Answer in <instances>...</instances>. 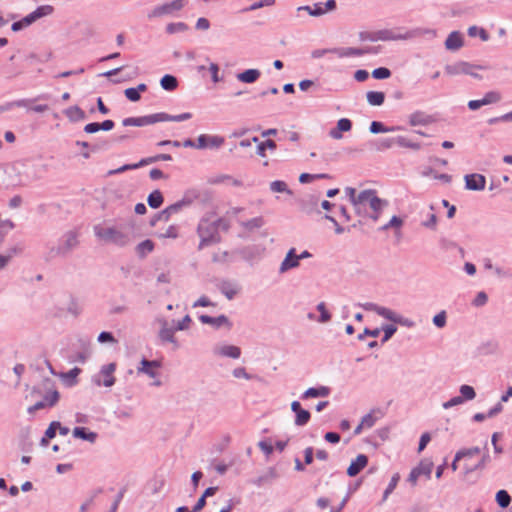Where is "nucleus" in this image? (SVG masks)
I'll return each mask as SVG.
<instances>
[{
    "label": "nucleus",
    "instance_id": "c85d7f7f",
    "mask_svg": "<svg viewBox=\"0 0 512 512\" xmlns=\"http://www.w3.org/2000/svg\"><path fill=\"white\" fill-rule=\"evenodd\" d=\"M334 51L339 57L361 56L367 52L357 48L335 49Z\"/></svg>",
    "mask_w": 512,
    "mask_h": 512
},
{
    "label": "nucleus",
    "instance_id": "bb28decb",
    "mask_svg": "<svg viewBox=\"0 0 512 512\" xmlns=\"http://www.w3.org/2000/svg\"><path fill=\"white\" fill-rule=\"evenodd\" d=\"M148 204L151 208H159L163 203V196L159 190H155L148 196Z\"/></svg>",
    "mask_w": 512,
    "mask_h": 512
},
{
    "label": "nucleus",
    "instance_id": "393cba45",
    "mask_svg": "<svg viewBox=\"0 0 512 512\" xmlns=\"http://www.w3.org/2000/svg\"><path fill=\"white\" fill-rule=\"evenodd\" d=\"M160 84L164 90L173 91L177 88L178 82L174 76L167 74L161 78Z\"/></svg>",
    "mask_w": 512,
    "mask_h": 512
},
{
    "label": "nucleus",
    "instance_id": "f3484780",
    "mask_svg": "<svg viewBox=\"0 0 512 512\" xmlns=\"http://www.w3.org/2000/svg\"><path fill=\"white\" fill-rule=\"evenodd\" d=\"M199 320L203 323V324H209V325H212V326H215V327H220L222 325H228V327H231V324L228 320V318L224 315H221L219 317H211V316H208V315H201L199 317Z\"/></svg>",
    "mask_w": 512,
    "mask_h": 512
},
{
    "label": "nucleus",
    "instance_id": "f704fd0d",
    "mask_svg": "<svg viewBox=\"0 0 512 512\" xmlns=\"http://www.w3.org/2000/svg\"><path fill=\"white\" fill-rule=\"evenodd\" d=\"M214 183H225V184L232 185V186H241L242 185V182L240 180L235 179L230 175L218 176L214 180Z\"/></svg>",
    "mask_w": 512,
    "mask_h": 512
},
{
    "label": "nucleus",
    "instance_id": "9b49d317",
    "mask_svg": "<svg viewBox=\"0 0 512 512\" xmlns=\"http://www.w3.org/2000/svg\"><path fill=\"white\" fill-rule=\"evenodd\" d=\"M299 265L298 257L295 248H291L285 259L282 261L280 271L285 272L289 269L295 268Z\"/></svg>",
    "mask_w": 512,
    "mask_h": 512
},
{
    "label": "nucleus",
    "instance_id": "20e7f679",
    "mask_svg": "<svg viewBox=\"0 0 512 512\" xmlns=\"http://www.w3.org/2000/svg\"><path fill=\"white\" fill-rule=\"evenodd\" d=\"M225 140L223 137L218 135L201 134L197 138L196 148H219L224 144Z\"/></svg>",
    "mask_w": 512,
    "mask_h": 512
},
{
    "label": "nucleus",
    "instance_id": "0eeeda50",
    "mask_svg": "<svg viewBox=\"0 0 512 512\" xmlns=\"http://www.w3.org/2000/svg\"><path fill=\"white\" fill-rule=\"evenodd\" d=\"M383 413L380 410H372L370 413L365 415L359 425L356 427L354 433L360 434L362 430L369 429L374 426V424L382 418Z\"/></svg>",
    "mask_w": 512,
    "mask_h": 512
},
{
    "label": "nucleus",
    "instance_id": "09e8293b",
    "mask_svg": "<svg viewBox=\"0 0 512 512\" xmlns=\"http://www.w3.org/2000/svg\"><path fill=\"white\" fill-rule=\"evenodd\" d=\"M400 479V476L398 474H395L393 475V477L391 478V481L388 485V487L386 488L385 492H384V500L388 497V495L390 493H392V491L395 489V487L397 486L398 484V481Z\"/></svg>",
    "mask_w": 512,
    "mask_h": 512
},
{
    "label": "nucleus",
    "instance_id": "4d7b16f0",
    "mask_svg": "<svg viewBox=\"0 0 512 512\" xmlns=\"http://www.w3.org/2000/svg\"><path fill=\"white\" fill-rule=\"evenodd\" d=\"M98 341L101 343L110 342L116 343V339L110 332H101L98 336Z\"/></svg>",
    "mask_w": 512,
    "mask_h": 512
},
{
    "label": "nucleus",
    "instance_id": "8fccbe9b",
    "mask_svg": "<svg viewBox=\"0 0 512 512\" xmlns=\"http://www.w3.org/2000/svg\"><path fill=\"white\" fill-rule=\"evenodd\" d=\"M270 188L273 192L281 193L287 191V184L283 181L277 180L271 183Z\"/></svg>",
    "mask_w": 512,
    "mask_h": 512
},
{
    "label": "nucleus",
    "instance_id": "ea45409f",
    "mask_svg": "<svg viewBox=\"0 0 512 512\" xmlns=\"http://www.w3.org/2000/svg\"><path fill=\"white\" fill-rule=\"evenodd\" d=\"M390 75H391L390 70L385 67L377 68V69L373 70V72H372V76L375 79H387L390 77Z\"/></svg>",
    "mask_w": 512,
    "mask_h": 512
},
{
    "label": "nucleus",
    "instance_id": "4468645a",
    "mask_svg": "<svg viewBox=\"0 0 512 512\" xmlns=\"http://www.w3.org/2000/svg\"><path fill=\"white\" fill-rule=\"evenodd\" d=\"M140 364L141 366L138 368V372L147 374L152 378L156 376V370L160 367L158 361H148L146 359H143Z\"/></svg>",
    "mask_w": 512,
    "mask_h": 512
},
{
    "label": "nucleus",
    "instance_id": "6e6d98bb",
    "mask_svg": "<svg viewBox=\"0 0 512 512\" xmlns=\"http://www.w3.org/2000/svg\"><path fill=\"white\" fill-rule=\"evenodd\" d=\"M465 400L463 399V397L461 396H455L453 398H451L449 401L445 402L443 404V407L445 409H448V408H451L453 406H456V405H460L464 402Z\"/></svg>",
    "mask_w": 512,
    "mask_h": 512
},
{
    "label": "nucleus",
    "instance_id": "423d86ee",
    "mask_svg": "<svg viewBox=\"0 0 512 512\" xmlns=\"http://www.w3.org/2000/svg\"><path fill=\"white\" fill-rule=\"evenodd\" d=\"M336 8L335 0H328L326 3H316L313 6H304L299 9L306 10L311 16H321Z\"/></svg>",
    "mask_w": 512,
    "mask_h": 512
},
{
    "label": "nucleus",
    "instance_id": "1a4fd4ad",
    "mask_svg": "<svg viewBox=\"0 0 512 512\" xmlns=\"http://www.w3.org/2000/svg\"><path fill=\"white\" fill-rule=\"evenodd\" d=\"M291 409L296 413L295 424L297 426H303L308 423L310 420V413L309 411L302 409L298 401H293L291 403Z\"/></svg>",
    "mask_w": 512,
    "mask_h": 512
},
{
    "label": "nucleus",
    "instance_id": "5fc2aeb1",
    "mask_svg": "<svg viewBox=\"0 0 512 512\" xmlns=\"http://www.w3.org/2000/svg\"><path fill=\"white\" fill-rule=\"evenodd\" d=\"M433 323L437 326V327H444L445 323H446V314L444 311L438 313L437 315L434 316L433 318Z\"/></svg>",
    "mask_w": 512,
    "mask_h": 512
},
{
    "label": "nucleus",
    "instance_id": "aec40b11",
    "mask_svg": "<svg viewBox=\"0 0 512 512\" xmlns=\"http://www.w3.org/2000/svg\"><path fill=\"white\" fill-rule=\"evenodd\" d=\"M261 73L258 69H248L237 75V79L243 83H254L258 80Z\"/></svg>",
    "mask_w": 512,
    "mask_h": 512
},
{
    "label": "nucleus",
    "instance_id": "c756f323",
    "mask_svg": "<svg viewBox=\"0 0 512 512\" xmlns=\"http://www.w3.org/2000/svg\"><path fill=\"white\" fill-rule=\"evenodd\" d=\"M124 126H145L149 125V121H147V117H130L125 118L122 122Z\"/></svg>",
    "mask_w": 512,
    "mask_h": 512
},
{
    "label": "nucleus",
    "instance_id": "4c0bfd02",
    "mask_svg": "<svg viewBox=\"0 0 512 512\" xmlns=\"http://www.w3.org/2000/svg\"><path fill=\"white\" fill-rule=\"evenodd\" d=\"M179 209H180V205L179 204L171 205V206L167 207L165 210H163L159 214L158 218L167 221L169 219L170 215L172 213H176Z\"/></svg>",
    "mask_w": 512,
    "mask_h": 512
},
{
    "label": "nucleus",
    "instance_id": "052dcab7",
    "mask_svg": "<svg viewBox=\"0 0 512 512\" xmlns=\"http://www.w3.org/2000/svg\"><path fill=\"white\" fill-rule=\"evenodd\" d=\"M397 328L394 325H387L383 328L384 338L383 341H388L393 334L396 332Z\"/></svg>",
    "mask_w": 512,
    "mask_h": 512
},
{
    "label": "nucleus",
    "instance_id": "0e129e2a",
    "mask_svg": "<svg viewBox=\"0 0 512 512\" xmlns=\"http://www.w3.org/2000/svg\"><path fill=\"white\" fill-rule=\"evenodd\" d=\"M100 130V123H96V122H93V123H88L87 125H85L84 127V131L86 133H89V134H92V133H96Z\"/></svg>",
    "mask_w": 512,
    "mask_h": 512
},
{
    "label": "nucleus",
    "instance_id": "a18cd8bd",
    "mask_svg": "<svg viewBox=\"0 0 512 512\" xmlns=\"http://www.w3.org/2000/svg\"><path fill=\"white\" fill-rule=\"evenodd\" d=\"M503 409L501 401L495 404L486 414L482 413V421L485 418H492L496 416L498 413H500Z\"/></svg>",
    "mask_w": 512,
    "mask_h": 512
},
{
    "label": "nucleus",
    "instance_id": "e2e57ef3",
    "mask_svg": "<svg viewBox=\"0 0 512 512\" xmlns=\"http://www.w3.org/2000/svg\"><path fill=\"white\" fill-rule=\"evenodd\" d=\"M500 436H501V435H500L498 432H495V433H493V435H492V439H491V441H492V445H493V447H494V451H495V453H497V454H499V453H502V452H503V448H502L500 445H498V443H497V441H498V439H499V437H500Z\"/></svg>",
    "mask_w": 512,
    "mask_h": 512
},
{
    "label": "nucleus",
    "instance_id": "338daca9",
    "mask_svg": "<svg viewBox=\"0 0 512 512\" xmlns=\"http://www.w3.org/2000/svg\"><path fill=\"white\" fill-rule=\"evenodd\" d=\"M208 307V306H214V304L205 296L200 297L194 304L193 307Z\"/></svg>",
    "mask_w": 512,
    "mask_h": 512
},
{
    "label": "nucleus",
    "instance_id": "7ed1b4c3",
    "mask_svg": "<svg viewBox=\"0 0 512 512\" xmlns=\"http://www.w3.org/2000/svg\"><path fill=\"white\" fill-rule=\"evenodd\" d=\"M220 221L202 220L198 225V235L200 237L199 249L220 242L218 232Z\"/></svg>",
    "mask_w": 512,
    "mask_h": 512
},
{
    "label": "nucleus",
    "instance_id": "de8ad7c7",
    "mask_svg": "<svg viewBox=\"0 0 512 512\" xmlns=\"http://www.w3.org/2000/svg\"><path fill=\"white\" fill-rule=\"evenodd\" d=\"M34 12L35 16L39 19L41 17L50 15L53 12V7L50 5H43L38 7Z\"/></svg>",
    "mask_w": 512,
    "mask_h": 512
},
{
    "label": "nucleus",
    "instance_id": "39448f33",
    "mask_svg": "<svg viewBox=\"0 0 512 512\" xmlns=\"http://www.w3.org/2000/svg\"><path fill=\"white\" fill-rule=\"evenodd\" d=\"M187 0H173L170 3H165L161 6L156 7L153 11L151 16L157 17L162 16L165 14H170L174 11H178L184 7Z\"/></svg>",
    "mask_w": 512,
    "mask_h": 512
},
{
    "label": "nucleus",
    "instance_id": "e433bc0d",
    "mask_svg": "<svg viewBox=\"0 0 512 512\" xmlns=\"http://www.w3.org/2000/svg\"><path fill=\"white\" fill-rule=\"evenodd\" d=\"M276 148V144L273 140H266L265 142H261L258 145V154L262 157L265 156V150H274Z\"/></svg>",
    "mask_w": 512,
    "mask_h": 512
},
{
    "label": "nucleus",
    "instance_id": "3c124183",
    "mask_svg": "<svg viewBox=\"0 0 512 512\" xmlns=\"http://www.w3.org/2000/svg\"><path fill=\"white\" fill-rule=\"evenodd\" d=\"M137 168H139V165H136V163L135 164H126V165H123L115 170L109 171L108 175L119 174V173H122V172H125L128 170H133V169H137Z\"/></svg>",
    "mask_w": 512,
    "mask_h": 512
},
{
    "label": "nucleus",
    "instance_id": "6e6552de",
    "mask_svg": "<svg viewBox=\"0 0 512 512\" xmlns=\"http://www.w3.org/2000/svg\"><path fill=\"white\" fill-rule=\"evenodd\" d=\"M352 129V122L348 118H341L338 120L335 128H332L329 131V136L332 139L340 140L342 139L343 132H349Z\"/></svg>",
    "mask_w": 512,
    "mask_h": 512
},
{
    "label": "nucleus",
    "instance_id": "a878e982",
    "mask_svg": "<svg viewBox=\"0 0 512 512\" xmlns=\"http://www.w3.org/2000/svg\"><path fill=\"white\" fill-rule=\"evenodd\" d=\"M65 114L68 118L74 121L83 120L86 117L85 112L78 106L69 107L65 111Z\"/></svg>",
    "mask_w": 512,
    "mask_h": 512
},
{
    "label": "nucleus",
    "instance_id": "f03ea898",
    "mask_svg": "<svg viewBox=\"0 0 512 512\" xmlns=\"http://www.w3.org/2000/svg\"><path fill=\"white\" fill-rule=\"evenodd\" d=\"M94 233L101 241L117 246H125L130 241L128 233L116 226L97 225L94 227Z\"/></svg>",
    "mask_w": 512,
    "mask_h": 512
},
{
    "label": "nucleus",
    "instance_id": "37998d69",
    "mask_svg": "<svg viewBox=\"0 0 512 512\" xmlns=\"http://www.w3.org/2000/svg\"><path fill=\"white\" fill-rule=\"evenodd\" d=\"M319 178H328V175L326 174H308V173H303L300 175L299 177V181L301 183H308L314 179H319Z\"/></svg>",
    "mask_w": 512,
    "mask_h": 512
},
{
    "label": "nucleus",
    "instance_id": "603ef678",
    "mask_svg": "<svg viewBox=\"0 0 512 512\" xmlns=\"http://www.w3.org/2000/svg\"><path fill=\"white\" fill-rule=\"evenodd\" d=\"M318 311L321 313V322H327L330 320L331 316L326 310L325 304L323 302L319 303L317 306Z\"/></svg>",
    "mask_w": 512,
    "mask_h": 512
},
{
    "label": "nucleus",
    "instance_id": "9d476101",
    "mask_svg": "<svg viewBox=\"0 0 512 512\" xmlns=\"http://www.w3.org/2000/svg\"><path fill=\"white\" fill-rule=\"evenodd\" d=\"M368 464V458L364 454L358 455L355 460L351 462L347 469V474L350 477L356 476L361 470H363Z\"/></svg>",
    "mask_w": 512,
    "mask_h": 512
},
{
    "label": "nucleus",
    "instance_id": "7c9ffc66",
    "mask_svg": "<svg viewBox=\"0 0 512 512\" xmlns=\"http://www.w3.org/2000/svg\"><path fill=\"white\" fill-rule=\"evenodd\" d=\"M368 205L370 208L376 213L372 216L373 220L376 221L378 219V212L383 208L384 202L375 195L373 198H371V201H369Z\"/></svg>",
    "mask_w": 512,
    "mask_h": 512
},
{
    "label": "nucleus",
    "instance_id": "774afa93",
    "mask_svg": "<svg viewBox=\"0 0 512 512\" xmlns=\"http://www.w3.org/2000/svg\"><path fill=\"white\" fill-rule=\"evenodd\" d=\"M325 440L330 443H338L340 441V435L335 432H327L324 436Z\"/></svg>",
    "mask_w": 512,
    "mask_h": 512
},
{
    "label": "nucleus",
    "instance_id": "72a5a7b5",
    "mask_svg": "<svg viewBox=\"0 0 512 512\" xmlns=\"http://www.w3.org/2000/svg\"><path fill=\"white\" fill-rule=\"evenodd\" d=\"M417 470L421 473V475H425L426 477H430L433 469V463L430 460H423L416 467Z\"/></svg>",
    "mask_w": 512,
    "mask_h": 512
},
{
    "label": "nucleus",
    "instance_id": "f257e3e1",
    "mask_svg": "<svg viewBox=\"0 0 512 512\" xmlns=\"http://www.w3.org/2000/svg\"><path fill=\"white\" fill-rule=\"evenodd\" d=\"M480 466V452L477 447L459 451L452 463L453 470H460L466 480Z\"/></svg>",
    "mask_w": 512,
    "mask_h": 512
},
{
    "label": "nucleus",
    "instance_id": "58836bf2",
    "mask_svg": "<svg viewBox=\"0 0 512 512\" xmlns=\"http://www.w3.org/2000/svg\"><path fill=\"white\" fill-rule=\"evenodd\" d=\"M149 124H153L156 122L170 121V115L166 113H157L153 115L146 116Z\"/></svg>",
    "mask_w": 512,
    "mask_h": 512
},
{
    "label": "nucleus",
    "instance_id": "79ce46f5",
    "mask_svg": "<svg viewBox=\"0 0 512 512\" xmlns=\"http://www.w3.org/2000/svg\"><path fill=\"white\" fill-rule=\"evenodd\" d=\"M498 348V343L495 340H490L487 343H482V354H492Z\"/></svg>",
    "mask_w": 512,
    "mask_h": 512
},
{
    "label": "nucleus",
    "instance_id": "680f3d73",
    "mask_svg": "<svg viewBox=\"0 0 512 512\" xmlns=\"http://www.w3.org/2000/svg\"><path fill=\"white\" fill-rule=\"evenodd\" d=\"M396 142H397V144H399V145H401V146L409 147V148H412V149H415V150L420 148L419 144H417V143H412V142H408V141H406V139H405V138H403V137H399V138H397V139H396Z\"/></svg>",
    "mask_w": 512,
    "mask_h": 512
},
{
    "label": "nucleus",
    "instance_id": "69168bd1",
    "mask_svg": "<svg viewBox=\"0 0 512 512\" xmlns=\"http://www.w3.org/2000/svg\"><path fill=\"white\" fill-rule=\"evenodd\" d=\"M345 193L348 195L352 205L355 206V203L357 201V195H358L356 192V189L352 188V187H347L345 189Z\"/></svg>",
    "mask_w": 512,
    "mask_h": 512
},
{
    "label": "nucleus",
    "instance_id": "6ab92c4d",
    "mask_svg": "<svg viewBox=\"0 0 512 512\" xmlns=\"http://www.w3.org/2000/svg\"><path fill=\"white\" fill-rule=\"evenodd\" d=\"M495 501L500 508L507 509L512 503V497L507 490L500 489L495 495Z\"/></svg>",
    "mask_w": 512,
    "mask_h": 512
},
{
    "label": "nucleus",
    "instance_id": "b1692460",
    "mask_svg": "<svg viewBox=\"0 0 512 512\" xmlns=\"http://www.w3.org/2000/svg\"><path fill=\"white\" fill-rule=\"evenodd\" d=\"M385 95L383 92L370 91L367 93V101L370 105L380 106L384 103Z\"/></svg>",
    "mask_w": 512,
    "mask_h": 512
},
{
    "label": "nucleus",
    "instance_id": "864d4df0",
    "mask_svg": "<svg viewBox=\"0 0 512 512\" xmlns=\"http://www.w3.org/2000/svg\"><path fill=\"white\" fill-rule=\"evenodd\" d=\"M376 311L379 315L385 317L386 319L397 321L395 318V313L387 308H377Z\"/></svg>",
    "mask_w": 512,
    "mask_h": 512
},
{
    "label": "nucleus",
    "instance_id": "dca6fc26",
    "mask_svg": "<svg viewBox=\"0 0 512 512\" xmlns=\"http://www.w3.org/2000/svg\"><path fill=\"white\" fill-rule=\"evenodd\" d=\"M116 369V365L114 363L107 364L102 367L101 375L103 376V385L106 387H110L115 382V377L113 373Z\"/></svg>",
    "mask_w": 512,
    "mask_h": 512
},
{
    "label": "nucleus",
    "instance_id": "cd10ccee",
    "mask_svg": "<svg viewBox=\"0 0 512 512\" xmlns=\"http://www.w3.org/2000/svg\"><path fill=\"white\" fill-rule=\"evenodd\" d=\"M501 98V94L498 91H489L482 96V106L497 103Z\"/></svg>",
    "mask_w": 512,
    "mask_h": 512
},
{
    "label": "nucleus",
    "instance_id": "c9c22d12",
    "mask_svg": "<svg viewBox=\"0 0 512 512\" xmlns=\"http://www.w3.org/2000/svg\"><path fill=\"white\" fill-rule=\"evenodd\" d=\"M460 393V396L463 397L464 400H472L476 396L474 388L469 385H462L460 387Z\"/></svg>",
    "mask_w": 512,
    "mask_h": 512
},
{
    "label": "nucleus",
    "instance_id": "49530a36",
    "mask_svg": "<svg viewBox=\"0 0 512 512\" xmlns=\"http://www.w3.org/2000/svg\"><path fill=\"white\" fill-rule=\"evenodd\" d=\"M58 400L59 393L56 390L51 391L44 397V402L47 403V405L50 407L54 406L58 402Z\"/></svg>",
    "mask_w": 512,
    "mask_h": 512
},
{
    "label": "nucleus",
    "instance_id": "c03bdc74",
    "mask_svg": "<svg viewBox=\"0 0 512 512\" xmlns=\"http://www.w3.org/2000/svg\"><path fill=\"white\" fill-rule=\"evenodd\" d=\"M402 224H403V221L401 218H399L398 216H393L391 218V220L387 224H385L381 229L382 230H388L389 228L400 229Z\"/></svg>",
    "mask_w": 512,
    "mask_h": 512
},
{
    "label": "nucleus",
    "instance_id": "2f4dec72",
    "mask_svg": "<svg viewBox=\"0 0 512 512\" xmlns=\"http://www.w3.org/2000/svg\"><path fill=\"white\" fill-rule=\"evenodd\" d=\"M137 252L140 256H145L154 249V243L151 240H145L137 245Z\"/></svg>",
    "mask_w": 512,
    "mask_h": 512
},
{
    "label": "nucleus",
    "instance_id": "a19ab883",
    "mask_svg": "<svg viewBox=\"0 0 512 512\" xmlns=\"http://www.w3.org/2000/svg\"><path fill=\"white\" fill-rule=\"evenodd\" d=\"M392 130H393V128H387L381 122H378V121H373L370 125V131L374 134L389 132Z\"/></svg>",
    "mask_w": 512,
    "mask_h": 512
},
{
    "label": "nucleus",
    "instance_id": "2eb2a0df",
    "mask_svg": "<svg viewBox=\"0 0 512 512\" xmlns=\"http://www.w3.org/2000/svg\"><path fill=\"white\" fill-rule=\"evenodd\" d=\"M375 195L376 192L374 190H364L360 192L357 195V201L354 206L356 211L360 212L365 207V205H367L369 201H371V198H373Z\"/></svg>",
    "mask_w": 512,
    "mask_h": 512
},
{
    "label": "nucleus",
    "instance_id": "4be33fe9",
    "mask_svg": "<svg viewBox=\"0 0 512 512\" xmlns=\"http://www.w3.org/2000/svg\"><path fill=\"white\" fill-rule=\"evenodd\" d=\"M217 352H218V354H220L222 356H226V357H230V358H234V359L239 358L240 354H241L240 348L237 346H233V345H224V346L218 348Z\"/></svg>",
    "mask_w": 512,
    "mask_h": 512
},
{
    "label": "nucleus",
    "instance_id": "412c9836",
    "mask_svg": "<svg viewBox=\"0 0 512 512\" xmlns=\"http://www.w3.org/2000/svg\"><path fill=\"white\" fill-rule=\"evenodd\" d=\"M146 90H147L146 84L141 83L136 88H133V87L127 88L124 91V94L127 97V99H129L132 102H136V101L140 100V98H141L140 92H145Z\"/></svg>",
    "mask_w": 512,
    "mask_h": 512
},
{
    "label": "nucleus",
    "instance_id": "13d9d810",
    "mask_svg": "<svg viewBox=\"0 0 512 512\" xmlns=\"http://www.w3.org/2000/svg\"><path fill=\"white\" fill-rule=\"evenodd\" d=\"M163 238H176L178 236V228L174 225H171L167 228L165 233L160 235Z\"/></svg>",
    "mask_w": 512,
    "mask_h": 512
},
{
    "label": "nucleus",
    "instance_id": "bf43d9fd",
    "mask_svg": "<svg viewBox=\"0 0 512 512\" xmlns=\"http://www.w3.org/2000/svg\"><path fill=\"white\" fill-rule=\"evenodd\" d=\"M57 427H60V423L59 422H52L50 424V426L48 427V429L46 430L45 432V436L48 438V439H52L55 437L56 435V429Z\"/></svg>",
    "mask_w": 512,
    "mask_h": 512
},
{
    "label": "nucleus",
    "instance_id": "a211bd4d",
    "mask_svg": "<svg viewBox=\"0 0 512 512\" xmlns=\"http://www.w3.org/2000/svg\"><path fill=\"white\" fill-rule=\"evenodd\" d=\"M330 393V389L326 386H320L317 388H309L303 394V399L308 398H317V397H326Z\"/></svg>",
    "mask_w": 512,
    "mask_h": 512
},
{
    "label": "nucleus",
    "instance_id": "ddd939ff",
    "mask_svg": "<svg viewBox=\"0 0 512 512\" xmlns=\"http://www.w3.org/2000/svg\"><path fill=\"white\" fill-rule=\"evenodd\" d=\"M463 46L462 34L458 31L450 33L445 41V47L448 50H457Z\"/></svg>",
    "mask_w": 512,
    "mask_h": 512
},
{
    "label": "nucleus",
    "instance_id": "473e14b6",
    "mask_svg": "<svg viewBox=\"0 0 512 512\" xmlns=\"http://www.w3.org/2000/svg\"><path fill=\"white\" fill-rule=\"evenodd\" d=\"M479 176L477 174H469L465 176V187L469 190H478L480 185L478 184Z\"/></svg>",
    "mask_w": 512,
    "mask_h": 512
},
{
    "label": "nucleus",
    "instance_id": "f8f14e48",
    "mask_svg": "<svg viewBox=\"0 0 512 512\" xmlns=\"http://www.w3.org/2000/svg\"><path fill=\"white\" fill-rule=\"evenodd\" d=\"M81 373V369L75 367L68 372H61L56 374L65 385L74 386L77 383V377Z\"/></svg>",
    "mask_w": 512,
    "mask_h": 512
},
{
    "label": "nucleus",
    "instance_id": "5701e85b",
    "mask_svg": "<svg viewBox=\"0 0 512 512\" xmlns=\"http://www.w3.org/2000/svg\"><path fill=\"white\" fill-rule=\"evenodd\" d=\"M73 436L89 442H94L97 435L94 432H88L84 427H76L73 430Z\"/></svg>",
    "mask_w": 512,
    "mask_h": 512
}]
</instances>
